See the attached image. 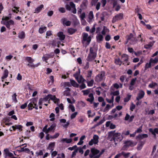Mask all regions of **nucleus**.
I'll return each mask as SVG.
<instances>
[{
	"label": "nucleus",
	"instance_id": "12",
	"mask_svg": "<svg viewBox=\"0 0 158 158\" xmlns=\"http://www.w3.org/2000/svg\"><path fill=\"white\" fill-rule=\"evenodd\" d=\"M100 28H97L96 33L97 35L96 36L97 40L98 42H100L103 40V37L102 35L99 32Z\"/></svg>",
	"mask_w": 158,
	"mask_h": 158
},
{
	"label": "nucleus",
	"instance_id": "42",
	"mask_svg": "<svg viewBox=\"0 0 158 158\" xmlns=\"http://www.w3.org/2000/svg\"><path fill=\"white\" fill-rule=\"evenodd\" d=\"M130 154L129 152L126 153L124 152H121L122 155H123L125 158L128 157Z\"/></svg>",
	"mask_w": 158,
	"mask_h": 158
},
{
	"label": "nucleus",
	"instance_id": "5",
	"mask_svg": "<svg viewBox=\"0 0 158 158\" xmlns=\"http://www.w3.org/2000/svg\"><path fill=\"white\" fill-rule=\"evenodd\" d=\"M82 36L83 38L81 40L82 43L84 46L86 47L90 44L91 41V36L85 33H83Z\"/></svg>",
	"mask_w": 158,
	"mask_h": 158
},
{
	"label": "nucleus",
	"instance_id": "30",
	"mask_svg": "<svg viewBox=\"0 0 158 158\" xmlns=\"http://www.w3.org/2000/svg\"><path fill=\"white\" fill-rule=\"evenodd\" d=\"M55 145V143L52 142L49 144L48 149L51 150V152H52L54 150V148Z\"/></svg>",
	"mask_w": 158,
	"mask_h": 158
},
{
	"label": "nucleus",
	"instance_id": "47",
	"mask_svg": "<svg viewBox=\"0 0 158 158\" xmlns=\"http://www.w3.org/2000/svg\"><path fill=\"white\" fill-rule=\"evenodd\" d=\"M115 63L117 64L120 65L122 63V61L119 59H116L115 60Z\"/></svg>",
	"mask_w": 158,
	"mask_h": 158
},
{
	"label": "nucleus",
	"instance_id": "50",
	"mask_svg": "<svg viewBox=\"0 0 158 158\" xmlns=\"http://www.w3.org/2000/svg\"><path fill=\"white\" fill-rule=\"evenodd\" d=\"M27 65L30 67H35L38 66V64L34 65L33 62H31V63H29L27 64Z\"/></svg>",
	"mask_w": 158,
	"mask_h": 158
},
{
	"label": "nucleus",
	"instance_id": "20",
	"mask_svg": "<svg viewBox=\"0 0 158 158\" xmlns=\"http://www.w3.org/2000/svg\"><path fill=\"white\" fill-rule=\"evenodd\" d=\"M57 35L59 38V40L61 41L64 40L65 38V36L62 32H59L57 33Z\"/></svg>",
	"mask_w": 158,
	"mask_h": 158
},
{
	"label": "nucleus",
	"instance_id": "38",
	"mask_svg": "<svg viewBox=\"0 0 158 158\" xmlns=\"http://www.w3.org/2000/svg\"><path fill=\"white\" fill-rule=\"evenodd\" d=\"M71 85L75 87H78L79 86L78 84H77L75 81L73 80H70Z\"/></svg>",
	"mask_w": 158,
	"mask_h": 158
},
{
	"label": "nucleus",
	"instance_id": "32",
	"mask_svg": "<svg viewBox=\"0 0 158 158\" xmlns=\"http://www.w3.org/2000/svg\"><path fill=\"white\" fill-rule=\"evenodd\" d=\"M155 42L152 41L150 42L148 44L144 45V48L146 49H148L152 47L153 45Z\"/></svg>",
	"mask_w": 158,
	"mask_h": 158
},
{
	"label": "nucleus",
	"instance_id": "57",
	"mask_svg": "<svg viewBox=\"0 0 158 158\" xmlns=\"http://www.w3.org/2000/svg\"><path fill=\"white\" fill-rule=\"evenodd\" d=\"M16 129L19 130V131L22 130L23 126L20 125H16Z\"/></svg>",
	"mask_w": 158,
	"mask_h": 158
},
{
	"label": "nucleus",
	"instance_id": "3",
	"mask_svg": "<svg viewBox=\"0 0 158 158\" xmlns=\"http://www.w3.org/2000/svg\"><path fill=\"white\" fill-rule=\"evenodd\" d=\"M10 17L5 16L3 17L2 19L1 23L6 26L9 29L14 27L15 22L12 20L10 19Z\"/></svg>",
	"mask_w": 158,
	"mask_h": 158
},
{
	"label": "nucleus",
	"instance_id": "27",
	"mask_svg": "<svg viewBox=\"0 0 158 158\" xmlns=\"http://www.w3.org/2000/svg\"><path fill=\"white\" fill-rule=\"evenodd\" d=\"M149 131L152 133L155 136H156V134H158V128H156L153 130L152 129L150 128L149 129Z\"/></svg>",
	"mask_w": 158,
	"mask_h": 158
},
{
	"label": "nucleus",
	"instance_id": "35",
	"mask_svg": "<svg viewBox=\"0 0 158 158\" xmlns=\"http://www.w3.org/2000/svg\"><path fill=\"white\" fill-rule=\"evenodd\" d=\"M47 28L46 27H40L39 30V32L40 33L42 34L46 30Z\"/></svg>",
	"mask_w": 158,
	"mask_h": 158
},
{
	"label": "nucleus",
	"instance_id": "39",
	"mask_svg": "<svg viewBox=\"0 0 158 158\" xmlns=\"http://www.w3.org/2000/svg\"><path fill=\"white\" fill-rule=\"evenodd\" d=\"M17 96L16 93H14L12 96V99L13 101L15 103H17L18 101L16 98V97Z\"/></svg>",
	"mask_w": 158,
	"mask_h": 158
},
{
	"label": "nucleus",
	"instance_id": "34",
	"mask_svg": "<svg viewBox=\"0 0 158 158\" xmlns=\"http://www.w3.org/2000/svg\"><path fill=\"white\" fill-rule=\"evenodd\" d=\"M8 70L6 69H5L4 71L3 75L2 77V79H4L6 78L8 76Z\"/></svg>",
	"mask_w": 158,
	"mask_h": 158
},
{
	"label": "nucleus",
	"instance_id": "48",
	"mask_svg": "<svg viewBox=\"0 0 158 158\" xmlns=\"http://www.w3.org/2000/svg\"><path fill=\"white\" fill-rule=\"evenodd\" d=\"M55 114L53 113H52L49 116V118H50V121H53L55 119Z\"/></svg>",
	"mask_w": 158,
	"mask_h": 158
},
{
	"label": "nucleus",
	"instance_id": "45",
	"mask_svg": "<svg viewBox=\"0 0 158 158\" xmlns=\"http://www.w3.org/2000/svg\"><path fill=\"white\" fill-rule=\"evenodd\" d=\"M157 85V84L156 82H152V83L150 84L148 86L151 88H154V87Z\"/></svg>",
	"mask_w": 158,
	"mask_h": 158
},
{
	"label": "nucleus",
	"instance_id": "25",
	"mask_svg": "<svg viewBox=\"0 0 158 158\" xmlns=\"http://www.w3.org/2000/svg\"><path fill=\"white\" fill-rule=\"evenodd\" d=\"M26 145V146H25L24 147L21 148L20 150H19V151L20 152H24L26 153H29V152H30L29 149L28 148H25V147H26L27 146L26 144H23L22 145Z\"/></svg>",
	"mask_w": 158,
	"mask_h": 158
},
{
	"label": "nucleus",
	"instance_id": "60",
	"mask_svg": "<svg viewBox=\"0 0 158 158\" xmlns=\"http://www.w3.org/2000/svg\"><path fill=\"white\" fill-rule=\"evenodd\" d=\"M99 89H101V88H97L95 90V92L96 94L98 95H99L101 93L99 90Z\"/></svg>",
	"mask_w": 158,
	"mask_h": 158
},
{
	"label": "nucleus",
	"instance_id": "36",
	"mask_svg": "<svg viewBox=\"0 0 158 158\" xmlns=\"http://www.w3.org/2000/svg\"><path fill=\"white\" fill-rule=\"evenodd\" d=\"M144 144V143L143 142L141 141L139 142L137 146V149L139 150H140L142 148Z\"/></svg>",
	"mask_w": 158,
	"mask_h": 158
},
{
	"label": "nucleus",
	"instance_id": "11",
	"mask_svg": "<svg viewBox=\"0 0 158 158\" xmlns=\"http://www.w3.org/2000/svg\"><path fill=\"white\" fill-rule=\"evenodd\" d=\"M128 56L126 54H123L122 56V61L123 64L125 65H128L130 62L128 61Z\"/></svg>",
	"mask_w": 158,
	"mask_h": 158
},
{
	"label": "nucleus",
	"instance_id": "13",
	"mask_svg": "<svg viewBox=\"0 0 158 158\" xmlns=\"http://www.w3.org/2000/svg\"><path fill=\"white\" fill-rule=\"evenodd\" d=\"M123 14L122 13L117 14L113 18L112 21V23H114L117 21L122 19L123 18Z\"/></svg>",
	"mask_w": 158,
	"mask_h": 158
},
{
	"label": "nucleus",
	"instance_id": "43",
	"mask_svg": "<svg viewBox=\"0 0 158 158\" xmlns=\"http://www.w3.org/2000/svg\"><path fill=\"white\" fill-rule=\"evenodd\" d=\"M94 82V81L93 80H91L90 81H87V85L89 87H91L93 85Z\"/></svg>",
	"mask_w": 158,
	"mask_h": 158
},
{
	"label": "nucleus",
	"instance_id": "56",
	"mask_svg": "<svg viewBox=\"0 0 158 158\" xmlns=\"http://www.w3.org/2000/svg\"><path fill=\"white\" fill-rule=\"evenodd\" d=\"M69 108L71 110L72 112H73L75 111V107L73 105L71 104H70L69 106Z\"/></svg>",
	"mask_w": 158,
	"mask_h": 158
},
{
	"label": "nucleus",
	"instance_id": "62",
	"mask_svg": "<svg viewBox=\"0 0 158 158\" xmlns=\"http://www.w3.org/2000/svg\"><path fill=\"white\" fill-rule=\"evenodd\" d=\"M95 25H93L92 28L90 30V33H92L95 32Z\"/></svg>",
	"mask_w": 158,
	"mask_h": 158
},
{
	"label": "nucleus",
	"instance_id": "61",
	"mask_svg": "<svg viewBox=\"0 0 158 158\" xmlns=\"http://www.w3.org/2000/svg\"><path fill=\"white\" fill-rule=\"evenodd\" d=\"M151 64L152 63L150 62V61H149V63H147L145 65V68L146 69H147L151 67Z\"/></svg>",
	"mask_w": 158,
	"mask_h": 158
},
{
	"label": "nucleus",
	"instance_id": "59",
	"mask_svg": "<svg viewBox=\"0 0 158 158\" xmlns=\"http://www.w3.org/2000/svg\"><path fill=\"white\" fill-rule=\"evenodd\" d=\"M79 87L81 89H84L86 87V85L85 84L82 82L81 85Z\"/></svg>",
	"mask_w": 158,
	"mask_h": 158
},
{
	"label": "nucleus",
	"instance_id": "10",
	"mask_svg": "<svg viewBox=\"0 0 158 158\" xmlns=\"http://www.w3.org/2000/svg\"><path fill=\"white\" fill-rule=\"evenodd\" d=\"M104 78L105 73L103 71H102L96 76L95 80L96 82H99L102 81Z\"/></svg>",
	"mask_w": 158,
	"mask_h": 158
},
{
	"label": "nucleus",
	"instance_id": "2",
	"mask_svg": "<svg viewBox=\"0 0 158 158\" xmlns=\"http://www.w3.org/2000/svg\"><path fill=\"white\" fill-rule=\"evenodd\" d=\"M51 100L56 104H58L59 101V99L56 98L55 96L52 95L51 94H48L47 96L43 98H41L39 100L38 103L39 106L42 105V104L46 102L49 103V101Z\"/></svg>",
	"mask_w": 158,
	"mask_h": 158
},
{
	"label": "nucleus",
	"instance_id": "15",
	"mask_svg": "<svg viewBox=\"0 0 158 158\" xmlns=\"http://www.w3.org/2000/svg\"><path fill=\"white\" fill-rule=\"evenodd\" d=\"M94 17L93 12L92 11H91L89 13L88 19H87V21L90 23H91L94 21Z\"/></svg>",
	"mask_w": 158,
	"mask_h": 158
},
{
	"label": "nucleus",
	"instance_id": "1",
	"mask_svg": "<svg viewBox=\"0 0 158 158\" xmlns=\"http://www.w3.org/2000/svg\"><path fill=\"white\" fill-rule=\"evenodd\" d=\"M115 131H111L108 132V138H111L110 141L114 140L116 145L118 143L121 141L123 139V137L120 133H115Z\"/></svg>",
	"mask_w": 158,
	"mask_h": 158
},
{
	"label": "nucleus",
	"instance_id": "21",
	"mask_svg": "<svg viewBox=\"0 0 158 158\" xmlns=\"http://www.w3.org/2000/svg\"><path fill=\"white\" fill-rule=\"evenodd\" d=\"M56 127V125L54 124H52L49 127L47 128L46 130V131H44V132L46 134H47L50 131H53L54 132V128Z\"/></svg>",
	"mask_w": 158,
	"mask_h": 158
},
{
	"label": "nucleus",
	"instance_id": "19",
	"mask_svg": "<svg viewBox=\"0 0 158 158\" xmlns=\"http://www.w3.org/2000/svg\"><path fill=\"white\" fill-rule=\"evenodd\" d=\"M4 151L5 152V157H12L13 156V153L10 152L8 149L6 148L4 149Z\"/></svg>",
	"mask_w": 158,
	"mask_h": 158
},
{
	"label": "nucleus",
	"instance_id": "64",
	"mask_svg": "<svg viewBox=\"0 0 158 158\" xmlns=\"http://www.w3.org/2000/svg\"><path fill=\"white\" fill-rule=\"evenodd\" d=\"M52 34V32L51 31H47L46 35V37L50 36Z\"/></svg>",
	"mask_w": 158,
	"mask_h": 158
},
{
	"label": "nucleus",
	"instance_id": "54",
	"mask_svg": "<svg viewBox=\"0 0 158 158\" xmlns=\"http://www.w3.org/2000/svg\"><path fill=\"white\" fill-rule=\"evenodd\" d=\"M77 112H76L72 114L70 116V118L71 119L74 118L77 114Z\"/></svg>",
	"mask_w": 158,
	"mask_h": 158
},
{
	"label": "nucleus",
	"instance_id": "33",
	"mask_svg": "<svg viewBox=\"0 0 158 158\" xmlns=\"http://www.w3.org/2000/svg\"><path fill=\"white\" fill-rule=\"evenodd\" d=\"M76 31V29L71 28H69L67 30L68 33L70 35L73 34Z\"/></svg>",
	"mask_w": 158,
	"mask_h": 158
},
{
	"label": "nucleus",
	"instance_id": "18",
	"mask_svg": "<svg viewBox=\"0 0 158 158\" xmlns=\"http://www.w3.org/2000/svg\"><path fill=\"white\" fill-rule=\"evenodd\" d=\"M61 22L64 25L69 26L70 25L71 22L70 21L64 18L61 19Z\"/></svg>",
	"mask_w": 158,
	"mask_h": 158
},
{
	"label": "nucleus",
	"instance_id": "7",
	"mask_svg": "<svg viewBox=\"0 0 158 158\" xmlns=\"http://www.w3.org/2000/svg\"><path fill=\"white\" fill-rule=\"evenodd\" d=\"M27 102V103L29 102L28 105V110H31L33 108H35L36 110L38 109V106L36 105L37 100L35 98H33L28 100Z\"/></svg>",
	"mask_w": 158,
	"mask_h": 158
},
{
	"label": "nucleus",
	"instance_id": "14",
	"mask_svg": "<svg viewBox=\"0 0 158 158\" xmlns=\"http://www.w3.org/2000/svg\"><path fill=\"white\" fill-rule=\"evenodd\" d=\"M54 56L53 53H51L50 54H46L43 56L42 57V59L44 61H45L46 62H48L47 61L50 58H53Z\"/></svg>",
	"mask_w": 158,
	"mask_h": 158
},
{
	"label": "nucleus",
	"instance_id": "58",
	"mask_svg": "<svg viewBox=\"0 0 158 158\" xmlns=\"http://www.w3.org/2000/svg\"><path fill=\"white\" fill-rule=\"evenodd\" d=\"M58 10L62 13H64L65 12V9L64 7H60L58 9Z\"/></svg>",
	"mask_w": 158,
	"mask_h": 158
},
{
	"label": "nucleus",
	"instance_id": "53",
	"mask_svg": "<svg viewBox=\"0 0 158 158\" xmlns=\"http://www.w3.org/2000/svg\"><path fill=\"white\" fill-rule=\"evenodd\" d=\"M137 79L136 78L132 79L131 81L130 85H134Z\"/></svg>",
	"mask_w": 158,
	"mask_h": 158
},
{
	"label": "nucleus",
	"instance_id": "6",
	"mask_svg": "<svg viewBox=\"0 0 158 158\" xmlns=\"http://www.w3.org/2000/svg\"><path fill=\"white\" fill-rule=\"evenodd\" d=\"M103 152L100 153V151L95 148L91 149L90 153L89 156L90 158H99L102 155Z\"/></svg>",
	"mask_w": 158,
	"mask_h": 158
},
{
	"label": "nucleus",
	"instance_id": "63",
	"mask_svg": "<svg viewBox=\"0 0 158 158\" xmlns=\"http://www.w3.org/2000/svg\"><path fill=\"white\" fill-rule=\"evenodd\" d=\"M27 102L25 103L24 104H22L20 106V108L21 109H25L27 106Z\"/></svg>",
	"mask_w": 158,
	"mask_h": 158
},
{
	"label": "nucleus",
	"instance_id": "17",
	"mask_svg": "<svg viewBox=\"0 0 158 158\" xmlns=\"http://www.w3.org/2000/svg\"><path fill=\"white\" fill-rule=\"evenodd\" d=\"M145 94L144 92L142 90H139L138 94V96L136 98V99L137 101H139V100L142 98Z\"/></svg>",
	"mask_w": 158,
	"mask_h": 158
},
{
	"label": "nucleus",
	"instance_id": "41",
	"mask_svg": "<svg viewBox=\"0 0 158 158\" xmlns=\"http://www.w3.org/2000/svg\"><path fill=\"white\" fill-rule=\"evenodd\" d=\"M77 80L79 83H81V82L85 81V80H84V79L83 78V77L81 76H79V77L78 78Z\"/></svg>",
	"mask_w": 158,
	"mask_h": 158
},
{
	"label": "nucleus",
	"instance_id": "37",
	"mask_svg": "<svg viewBox=\"0 0 158 158\" xmlns=\"http://www.w3.org/2000/svg\"><path fill=\"white\" fill-rule=\"evenodd\" d=\"M149 61L152 64H156L157 63L158 61V57H156L154 59L151 58L150 59Z\"/></svg>",
	"mask_w": 158,
	"mask_h": 158
},
{
	"label": "nucleus",
	"instance_id": "49",
	"mask_svg": "<svg viewBox=\"0 0 158 158\" xmlns=\"http://www.w3.org/2000/svg\"><path fill=\"white\" fill-rule=\"evenodd\" d=\"M26 60L29 63L33 62L34 60L31 57H27L26 58Z\"/></svg>",
	"mask_w": 158,
	"mask_h": 158
},
{
	"label": "nucleus",
	"instance_id": "24",
	"mask_svg": "<svg viewBox=\"0 0 158 158\" xmlns=\"http://www.w3.org/2000/svg\"><path fill=\"white\" fill-rule=\"evenodd\" d=\"M89 98H87L86 99V100L87 101L90 102V103H92L94 99V98L93 94L90 93L89 95Z\"/></svg>",
	"mask_w": 158,
	"mask_h": 158
},
{
	"label": "nucleus",
	"instance_id": "4",
	"mask_svg": "<svg viewBox=\"0 0 158 158\" xmlns=\"http://www.w3.org/2000/svg\"><path fill=\"white\" fill-rule=\"evenodd\" d=\"M96 56V50L94 48L90 47L89 53L88 55L86 60L88 61H92L95 59Z\"/></svg>",
	"mask_w": 158,
	"mask_h": 158
},
{
	"label": "nucleus",
	"instance_id": "26",
	"mask_svg": "<svg viewBox=\"0 0 158 158\" xmlns=\"http://www.w3.org/2000/svg\"><path fill=\"white\" fill-rule=\"evenodd\" d=\"M18 37L20 39H24L25 37V32L23 31L19 32L18 34Z\"/></svg>",
	"mask_w": 158,
	"mask_h": 158
},
{
	"label": "nucleus",
	"instance_id": "51",
	"mask_svg": "<svg viewBox=\"0 0 158 158\" xmlns=\"http://www.w3.org/2000/svg\"><path fill=\"white\" fill-rule=\"evenodd\" d=\"M19 7H17L15 6H14L13 8L12 9V11L14 12L17 13L19 11Z\"/></svg>",
	"mask_w": 158,
	"mask_h": 158
},
{
	"label": "nucleus",
	"instance_id": "46",
	"mask_svg": "<svg viewBox=\"0 0 158 158\" xmlns=\"http://www.w3.org/2000/svg\"><path fill=\"white\" fill-rule=\"evenodd\" d=\"M90 89H88L85 90H82V92L83 93V94L84 95H87L89 94L90 92Z\"/></svg>",
	"mask_w": 158,
	"mask_h": 158
},
{
	"label": "nucleus",
	"instance_id": "44",
	"mask_svg": "<svg viewBox=\"0 0 158 158\" xmlns=\"http://www.w3.org/2000/svg\"><path fill=\"white\" fill-rule=\"evenodd\" d=\"M92 71V70H89L87 71V73L86 75L87 77L89 79L91 76Z\"/></svg>",
	"mask_w": 158,
	"mask_h": 158
},
{
	"label": "nucleus",
	"instance_id": "55",
	"mask_svg": "<svg viewBox=\"0 0 158 158\" xmlns=\"http://www.w3.org/2000/svg\"><path fill=\"white\" fill-rule=\"evenodd\" d=\"M79 16L81 19H84L85 16V13L83 12L81 14H80Z\"/></svg>",
	"mask_w": 158,
	"mask_h": 158
},
{
	"label": "nucleus",
	"instance_id": "40",
	"mask_svg": "<svg viewBox=\"0 0 158 158\" xmlns=\"http://www.w3.org/2000/svg\"><path fill=\"white\" fill-rule=\"evenodd\" d=\"M70 89L69 88H67L66 90L64 91V95L66 96H68L70 95Z\"/></svg>",
	"mask_w": 158,
	"mask_h": 158
},
{
	"label": "nucleus",
	"instance_id": "52",
	"mask_svg": "<svg viewBox=\"0 0 158 158\" xmlns=\"http://www.w3.org/2000/svg\"><path fill=\"white\" fill-rule=\"evenodd\" d=\"M131 97V95H127L126 97L124 98V102H128L130 100Z\"/></svg>",
	"mask_w": 158,
	"mask_h": 158
},
{
	"label": "nucleus",
	"instance_id": "31",
	"mask_svg": "<svg viewBox=\"0 0 158 158\" xmlns=\"http://www.w3.org/2000/svg\"><path fill=\"white\" fill-rule=\"evenodd\" d=\"M60 141L63 143L65 142L67 143H70L72 142V139H67V138H63L61 139Z\"/></svg>",
	"mask_w": 158,
	"mask_h": 158
},
{
	"label": "nucleus",
	"instance_id": "9",
	"mask_svg": "<svg viewBox=\"0 0 158 158\" xmlns=\"http://www.w3.org/2000/svg\"><path fill=\"white\" fill-rule=\"evenodd\" d=\"M99 136L96 135H94L93 139L89 142V146H92L93 144H97L99 142Z\"/></svg>",
	"mask_w": 158,
	"mask_h": 158
},
{
	"label": "nucleus",
	"instance_id": "16",
	"mask_svg": "<svg viewBox=\"0 0 158 158\" xmlns=\"http://www.w3.org/2000/svg\"><path fill=\"white\" fill-rule=\"evenodd\" d=\"M133 145V143L131 141L126 142L124 143V145L122 149L123 150H126L129 146H132Z\"/></svg>",
	"mask_w": 158,
	"mask_h": 158
},
{
	"label": "nucleus",
	"instance_id": "29",
	"mask_svg": "<svg viewBox=\"0 0 158 158\" xmlns=\"http://www.w3.org/2000/svg\"><path fill=\"white\" fill-rule=\"evenodd\" d=\"M148 135L147 134H139L137 137V138L139 139H143L144 138L148 137Z\"/></svg>",
	"mask_w": 158,
	"mask_h": 158
},
{
	"label": "nucleus",
	"instance_id": "23",
	"mask_svg": "<svg viewBox=\"0 0 158 158\" xmlns=\"http://www.w3.org/2000/svg\"><path fill=\"white\" fill-rule=\"evenodd\" d=\"M44 6L42 4L37 7L35 10L34 13L38 14L40 13L44 8Z\"/></svg>",
	"mask_w": 158,
	"mask_h": 158
},
{
	"label": "nucleus",
	"instance_id": "8",
	"mask_svg": "<svg viewBox=\"0 0 158 158\" xmlns=\"http://www.w3.org/2000/svg\"><path fill=\"white\" fill-rule=\"evenodd\" d=\"M137 42V39L131 33L130 35H127L126 44L128 42L131 44L134 45Z\"/></svg>",
	"mask_w": 158,
	"mask_h": 158
},
{
	"label": "nucleus",
	"instance_id": "22",
	"mask_svg": "<svg viewBox=\"0 0 158 158\" xmlns=\"http://www.w3.org/2000/svg\"><path fill=\"white\" fill-rule=\"evenodd\" d=\"M66 120L65 119H61L60 120V123H66L65 124L63 125V127L65 128H67L68 127L69 125V121H68L67 122H66Z\"/></svg>",
	"mask_w": 158,
	"mask_h": 158
},
{
	"label": "nucleus",
	"instance_id": "28",
	"mask_svg": "<svg viewBox=\"0 0 158 158\" xmlns=\"http://www.w3.org/2000/svg\"><path fill=\"white\" fill-rule=\"evenodd\" d=\"M109 31V30L106 26H104L103 29L101 32V33L103 35H105L106 33Z\"/></svg>",
	"mask_w": 158,
	"mask_h": 158
}]
</instances>
